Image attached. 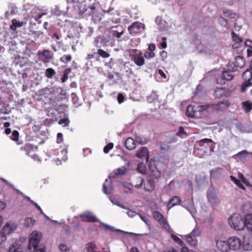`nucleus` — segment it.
<instances>
[{
	"instance_id": "7c9ffc66",
	"label": "nucleus",
	"mask_w": 252,
	"mask_h": 252,
	"mask_svg": "<svg viewBox=\"0 0 252 252\" xmlns=\"http://www.w3.org/2000/svg\"><path fill=\"white\" fill-rule=\"evenodd\" d=\"M126 173V169L125 166H121L113 171L114 175L115 176L124 175Z\"/></svg>"
},
{
	"instance_id": "a19ab883",
	"label": "nucleus",
	"mask_w": 252,
	"mask_h": 252,
	"mask_svg": "<svg viewBox=\"0 0 252 252\" xmlns=\"http://www.w3.org/2000/svg\"><path fill=\"white\" fill-rule=\"evenodd\" d=\"M35 220L32 218H27L25 220L24 225L27 227H30L32 226Z\"/></svg>"
},
{
	"instance_id": "f3484780",
	"label": "nucleus",
	"mask_w": 252,
	"mask_h": 252,
	"mask_svg": "<svg viewBox=\"0 0 252 252\" xmlns=\"http://www.w3.org/2000/svg\"><path fill=\"white\" fill-rule=\"evenodd\" d=\"M132 61L139 66H142L145 63V60L141 52H140L138 55L134 56Z\"/></svg>"
},
{
	"instance_id": "2f4dec72",
	"label": "nucleus",
	"mask_w": 252,
	"mask_h": 252,
	"mask_svg": "<svg viewBox=\"0 0 252 252\" xmlns=\"http://www.w3.org/2000/svg\"><path fill=\"white\" fill-rule=\"evenodd\" d=\"M242 181L246 186L251 188L252 190V175H248L246 177H243Z\"/></svg>"
},
{
	"instance_id": "6e6d98bb",
	"label": "nucleus",
	"mask_w": 252,
	"mask_h": 252,
	"mask_svg": "<svg viewBox=\"0 0 252 252\" xmlns=\"http://www.w3.org/2000/svg\"><path fill=\"white\" fill-rule=\"evenodd\" d=\"M186 209L190 213L192 217L195 219L194 214L196 213V210L194 207L192 205H191L189 207H187Z\"/></svg>"
},
{
	"instance_id": "412c9836",
	"label": "nucleus",
	"mask_w": 252,
	"mask_h": 252,
	"mask_svg": "<svg viewBox=\"0 0 252 252\" xmlns=\"http://www.w3.org/2000/svg\"><path fill=\"white\" fill-rule=\"evenodd\" d=\"M9 10L5 13V18L8 19L10 15H14L17 12V8L15 4L11 3L9 5Z\"/></svg>"
},
{
	"instance_id": "ea45409f",
	"label": "nucleus",
	"mask_w": 252,
	"mask_h": 252,
	"mask_svg": "<svg viewBox=\"0 0 252 252\" xmlns=\"http://www.w3.org/2000/svg\"><path fill=\"white\" fill-rule=\"evenodd\" d=\"M201 234V230L200 227L198 225H196L192 231L189 233L192 236L196 238L197 237L200 236Z\"/></svg>"
},
{
	"instance_id": "052dcab7",
	"label": "nucleus",
	"mask_w": 252,
	"mask_h": 252,
	"mask_svg": "<svg viewBox=\"0 0 252 252\" xmlns=\"http://www.w3.org/2000/svg\"><path fill=\"white\" fill-rule=\"evenodd\" d=\"M219 23L222 27H223L226 29H228L227 22L226 19H224V18L220 17L219 19Z\"/></svg>"
},
{
	"instance_id": "a878e982",
	"label": "nucleus",
	"mask_w": 252,
	"mask_h": 252,
	"mask_svg": "<svg viewBox=\"0 0 252 252\" xmlns=\"http://www.w3.org/2000/svg\"><path fill=\"white\" fill-rule=\"evenodd\" d=\"M135 142L133 139L131 138H127L126 140L125 146L127 150H133L135 148Z\"/></svg>"
},
{
	"instance_id": "9b49d317",
	"label": "nucleus",
	"mask_w": 252,
	"mask_h": 252,
	"mask_svg": "<svg viewBox=\"0 0 252 252\" xmlns=\"http://www.w3.org/2000/svg\"><path fill=\"white\" fill-rule=\"evenodd\" d=\"M236 127L241 132L252 133V125L250 124H243L237 123L236 124Z\"/></svg>"
},
{
	"instance_id": "20e7f679",
	"label": "nucleus",
	"mask_w": 252,
	"mask_h": 252,
	"mask_svg": "<svg viewBox=\"0 0 252 252\" xmlns=\"http://www.w3.org/2000/svg\"><path fill=\"white\" fill-rule=\"evenodd\" d=\"M42 234L41 232L37 231H33L30 235L28 248L29 250H32V248L35 250L42 238Z\"/></svg>"
},
{
	"instance_id": "a211bd4d",
	"label": "nucleus",
	"mask_w": 252,
	"mask_h": 252,
	"mask_svg": "<svg viewBox=\"0 0 252 252\" xmlns=\"http://www.w3.org/2000/svg\"><path fill=\"white\" fill-rule=\"evenodd\" d=\"M234 76L229 71H228L227 70L223 71L222 72V80H220V81H219V79H217V83L218 84H221L224 83V80L226 81H230L233 78Z\"/></svg>"
},
{
	"instance_id": "b1692460",
	"label": "nucleus",
	"mask_w": 252,
	"mask_h": 252,
	"mask_svg": "<svg viewBox=\"0 0 252 252\" xmlns=\"http://www.w3.org/2000/svg\"><path fill=\"white\" fill-rule=\"evenodd\" d=\"M187 242L191 246L195 247L197 244V240L196 238L189 234L185 236Z\"/></svg>"
},
{
	"instance_id": "09e8293b",
	"label": "nucleus",
	"mask_w": 252,
	"mask_h": 252,
	"mask_svg": "<svg viewBox=\"0 0 252 252\" xmlns=\"http://www.w3.org/2000/svg\"><path fill=\"white\" fill-rule=\"evenodd\" d=\"M158 98V94L155 92H152L151 95L147 97V99L149 102L151 103L153 101L157 100Z\"/></svg>"
},
{
	"instance_id": "37998d69",
	"label": "nucleus",
	"mask_w": 252,
	"mask_h": 252,
	"mask_svg": "<svg viewBox=\"0 0 252 252\" xmlns=\"http://www.w3.org/2000/svg\"><path fill=\"white\" fill-rule=\"evenodd\" d=\"M57 121L55 120V119H51L50 118L45 119L43 120L42 123L43 125L47 126H49L54 124Z\"/></svg>"
},
{
	"instance_id": "f704fd0d",
	"label": "nucleus",
	"mask_w": 252,
	"mask_h": 252,
	"mask_svg": "<svg viewBox=\"0 0 252 252\" xmlns=\"http://www.w3.org/2000/svg\"><path fill=\"white\" fill-rule=\"evenodd\" d=\"M207 198L209 202H213L215 199V194L213 189H209L207 191Z\"/></svg>"
},
{
	"instance_id": "393cba45",
	"label": "nucleus",
	"mask_w": 252,
	"mask_h": 252,
	"mask_svg": "<svg viewBox=\"0 0 252 252\" xmlns=\"http://www.w3.org/2000/svg\"><path fill=\"white\" fill-rule=\"evenodd\" d=\"M53 92V90L52 88L45 87L39 90L37 92L36 94L38 95H48L51 94Z\"/></svg>"
},
{
	"instance_id": "a18cd8bd",
	"label": "nucleus",
	"mask_w": 252,
	"mask_h": 252,
	"mask_svg": "<svg viewBox=\"0 0 252 252\" xmlns=\"http://www.w3.org/2000/svg\"><path fill=\"white\" fill-rule=\"evenodd\" d=\"M230 178L231 179V180L235 183L237 186H238L240 188L242 189H245V188L243 185H242L240 181L237 179L235 177H234L233 176H230Z\"/></svg>"
},
{
	"instance_id": "473e14b6",
	"label": "nucleus",
	"mask_w": 252,
	"mask_h": 252,
	"mask_svg": "<svg viewBox=\"0 0 252 252\" xmlns=\"http://www.w3.org/2000/svg\"><path fill=\"white\" fill-rule=\"evenodd\" d=\"M23 26V22L17 21L16 19L12 20V24L10 26L11 30L15 31L17 28L21 27Z\"/></svg>"
},
{
	"instance_id": "e433bc0d",
	"label": "nucleus",
	"mask_w": 252,
	"mask_h": 252,
	"mask_svg": "<svg viewBox=\"0 0 252 252\" xmlns=\"http://www.w3.org/2000/svg\"><path fill=\"white\" fill-rule=\"evenodd\" d=\"M96 55L104 59L108 58L110 56V55L108 52L100 49V48L97 49V51L96 52Z\"/></svg>"
},
{
	"instance_id": "bb28decb",
	"label": "nucleus",
	"mask_w": 252,
	"mask_h": 252,
	"mask_svg": "<svg viewBox=\"0 0 252 252\" xmlns=\"http://www.w3.org/2000/svg\"><path fill=\"white\" fill-rule=\"evenodd\" d=\"M181 202V199L178 196H174L170 200L167 207L168 209H170L172 207L178 205Z\"/></svg>"
},
{
	"instance_id": "4468645a",
	"label": "nucleus",
	"mask_w": 252,
	"mask_h": 252,
	"mask_svg": "<svg viewBox=\"0 0 252 252\" xmlns=\"http://www.w3.org/2000/svg\"><path fill=\"white\" fill-rule=\"evenodd\" d=\"M227 101H221L217 104H212V109L215 111H223L228 107Z\"/></svg>"
},
{
	"instance_id": "f03ea898",
	"label": "nucleus",
	"mask_w": 252,
	"mask_h": 252,
	"mask_svg": "<svg viewBox=\"0 0 252 252\" xmlns=\"http://www.w3.org/2000/svg\"><path fill=\"white\" fill-rule=\"evenodd\" d=\"M79 216L81 219V220L83 221L91 222H99L105 227L106 230L111 231L114 229L113 227L100 221L91 212H85L83 214H80Z\"/></svg>"
},
{
	"instance_id": "39448f33",
	"label": "nucleus",
	"mask_w": 252,
	"mask_h": 252,
	"mask_svg": "<svg viewBox=\"0 0 252 252\" xmlns=\"http://www.w3.org/2000/svg\"><path fill=\"white\" fill-rule=\"evenodd\" d=\"M110 37L108 35H100L96 36L94 41V45L96 48H100L101 45L102 47H106L110 42Z\"/></svg>"
},
{
	"instance_id": "0e129e2a",
	"label": "nucleus",
	"mask_w": 252,
	"mask_h": 252,
	"mask_svg": "<svg viewBox=\"0 0 252 252\" xmlns=\"http://www.w3.org/2000/svg\"><path fill=\"white\" fill-rule=\"evenodd\" d=\"M149 168L151 171L157 168L155 165V160L151 159L149 162Z\"/></svg>"
},
{
	"instance_id": "5701e85b",
	"label": "nucleus",
	"mask_w": 252,
	"mask_h": 252,
	"mask_svg": "<svg viewBox=\"0 0 252 252\" xmlns=\"http://www.w3.org/2000/svg\"><path fill=\"white\" fill-rule=\"evenodd\" d=\"M84 252H100L96 246V245L93 243H89L87 244L84 249Z\"/></svg>"
},
{
	"instance_id": "4be33fe9",
	"label": "nucleus",
	"mask_w": 252,
	"mask_h": 252,
	"mask_svg": "<svg viewBox=\"0 0 252 252\" xmlns=\"http://www.w3.org/2000/svg\"><path fill=\"white\" fill-rule=\"evenodd\" d=\"M32 146L30 145H26L24 147H21V150H24L26 152V155H29V156H31L32 158L34 159H39V158L37 155H35V154H30V153L32 152L30 150L32 149Z\"/></svg>"
},
{
	"instance_id": "423d86ee",
	"label": "nucleus",
	"mask_w": 252,
	"mask_h": 252,
	"mask_svg": "<svg viewBox=\"0 0 252 252\" xmlns=\"http://www.w3.org/2000/svg\"><path fill=\"white\" fill-rule=\"evenodd\" d=\"M230 250L235 251H241L242 241L236 236L231 237L228 239Z\"/></svg>"
},
{
	"instance_id": "4c0bfd02",
	"label": "nucleus",
	"mask_w": 252,
	"mask_h": 252,
	"mask_svg": "<svg viewBox=\"0 0 252 252\" xmlns=\"http://www.w3.org/2000/svg\"><path fill=\"white\" fill-rule=\"evenodd\" d=\"M242 78L245 81L251 82L252 79V73L250 70H247L243 73Z\"/></svg>"
},
{
	"instance_id": "9d476101",
	"label": "nucleus",
	"mask_w": 252,
	"mask_h": 252,
	"mask_svg": "<svg viewBox=\"0 0 252 252\" xmlns=\"http://www.w3.org/2000/svg\"><path fill=\"white\" fill-rule=\"evenodd\" d=\"M136 156L138 158L145 159L146 162H148L149 157V150L146 147H141L137 151Z\"/></svg>"
},
{
	"instance_id": "f257e3e1",
	"label": "nucleus",
	"mask_w": 252,
	"mask_h": 252,
	"mask_svg": "<svg viewBox=\"0 0 252 252\" xmlns=\"http://www.w3.org/2000/svg\"><path fill=\"white\" fill-rule=\"evenodd\" d=\"M230 227L237 231H241L245 227V219L238 213L232 214L228 220Z\"/></svg>"
},
{
	"instance_id": "6e6552de",
	"label": "nucleus",
	"mask_w": 252,
	"mask_h": 252,
	"mask_svg": "<svg viewBox=\"0 0 252 252\" xmlns=\"http://www.w3.org/2000/svg\"><path fill=\"white\" fill-rule=\"evenodd\" d=\"M145 25L143 24L136 22L128 28V30L131 35H135L143 31Z\"/></svg>"
},
{
	"instance_id": "cd10ccee",
	"label": "nucleus",
	"mask_w": 252,
	"mask_h": 252,
	"mask_svg": "<svg viewBox=\"0 0 252 252\" xmlns=\"http://www.w3.org/2000/svg\"><path fill=\"white\" fill-rule=\"evenodd\" d=\"M153 216L154 218L157 220L160 224L163 223L165 220L163 215L158 211H154L153 212Z\"/></svg>"
},
{
	"instance_id": "49530a36",
	"label": "nucleus",
	"mask_w": 252,
	"mask_h": 252,
	"mask_svg": "<svg viewBox=\"0 0 252 252\" xmlns=\"http://www.w3.org/2000/svg\"><path fill=\"white\" fill-rule=\"evenodd\" d=\"M194 110L193 107L192 106H188L186 110V115L189 117H192L194 116Z\"/></svg>"
},
{
	"instance_id": "dca6fc26",
	"label": "nucleus",
	"mask_w": 252,
	"mask_h": 252,
	"mask_svg": "<svg viewBox=\"0 0 252 252\" xmlns=\"http://www.w3.org/2000/svg\"><path fill=\"white\" fill-rule=\"evenodd\" d=\"M242 211L247 214H252V203L250 201H245L241 206Z\"/></svg>"
},
{
	"instance_id": "680f3d73",
	"label": "nucleus",
	"mask_w": 252,
	"mask_h": 252,
	"mask_svg": "<svg viewBox=\"0 0 252 252\" xmlns=\"http://www.w3.org/2000/svg\"><path fill=\"white\" fill-rule=\"evenodd\" d=\"M233 40L236 43H240L242 41V39L239 37L233 31L231 32Z\"/></svg>"
},
{
	"instance_id": "13d9d810",
	"label": "nucleus",
	"mask_w": 252,
	"mask_h": 252,
	"mask_svg": "<svg viewBox=\"0 0 252 252\" xmlns=\"http://www.w3.org/2000/svg\"><path fill=\"white\" fill-rule=\"evenodd\" d=\"M151 172L152 176L155 179H158L160 177L161 173L157 168Z\"/></svg>"
},
{
	"instance_id": "c03bdc74",
	"label": "nucleus",
	"mask_w": 252,
	"mask_h": 252,
	"mask_svg": "<svg viewBox=\"0 0 252 252\" xmlns=\"http://www.w3.org/2000/svg\"><path fill=\"white\" fill-rule=\"evenodd\" d=\"M137 171L142 174H146V168L144 165H143L142 163H139L137 165V167L136 168Z\"/></svg>"
},
{
	"instance_id": "7ed1b4c3",
	"label": "nucleus",
	"mask_w": 252,
	"mask_h": 252,
	"mask_svg": "<svg viewBox=\"0 0 252 252\" xmlns=\"http://www.w3.org/2000/svg\"><path fill=\"white\" fill-rule=\"evenodd\" d=\"M17 225L13 222H7L0 232V243H2L6 239V235L11 234L16 229Z\"/></svg>"
},
{
	"instance_id": "603ef678",
	"label": "nucleus",
	"mask_w": 252,
	"mask_h": 252,
	"mask_svg": "<svg viewBox=\"0 0 252 252\" xmlns=\"http://www.w3.org/2000/svg\"><path fill=\"white\" fill-rule=\"evenodd\" d=\"M136 182L137 184L135 185V187L136 189H140L143 185V179L142 177H138L136 179Z\"/></svg>"
},
{
	"instance_id": "774afa93",
	"label": "nucleus",
	"mask_w": 252,
	"mask_h": 252,
	"mask_svg": "<svg viewBox=\"0 0 252 252\" xmlns=\"http://www.w3.org/2000/svg\"><path fill=\"white\" fill-rule=\"evenodd\" d=\"M59 249L63 252H67L69 251L67 246L65 244H61L59 245Z\"/></svg>"
},
{
	"instance_id": "c85d7f7f",
	"label": "nucleus",
	"mask_w": 252,
	"mask_h": 252,
	"mask_svg": "<svg viewBox=\"0 0 252 252\" xmlns=\"http://www.w3.org/2000/svg\"><path fill=\"white\" fill-rule=\"evenodd\" d=\"M154 189V182L153 180H149L144 185V189L145 191L151 192Z\"/></svg>"
},
{
	"instance_id": "c756f323",
	"label": "nucleus",
	"mask_w": 252,
	"mask_h": 252,
	"mask_svg": "<svg viewBox=\"0 0 252 252\" xmlns=\"http://www.w3.org/2000/svg\"><path fill=\"white\" fill-rule=\"evenodd\" d=\"M243 109L246 113H248L252 110V102L249 100L243 101L241 103Z\"/></svg>"
},
{
	"instance_id": "0eeeda50",
	"label": "nucleus",
	"mask_w": 252,
	"mask_h": 252,
	"mask_svg": "<svg viewBox=\"0 0 252 252\" xmlns=\"http://www.w3.org/2000/svg\"><path fill=\"white\" fill-rule=\"evenodd\" d=\"M37 55L40 60L44 63H49L53 58V52L46 49L38 51Z\"/></svg>"
},
{
	"instance_id": "8fccbe9b",
	"label": "nucleus",
	"mask_w": 252,
	"mask_h": 252,
	"mask_svg": "<svg viewBox=\"0 0 252 252\" xmlns=\"http://www.w3.org/2000/svg\"><path fill=\"white\" fill-rule=\"evenodd\" d=\"M209 108L212 109V104L198 106L197 107V110L199 112H203Z\"/></svg>"
},
{
	"instance_id": "72a5a7b5",
	"label": "nucleus",
	"mask_w": 252,
	"mask_h": 252,
	"mask_svg": "<svg viewBox=\"0 0 252 252\" xmlns=\"http://www.w3.org/2000/svg\"><path fill=\"white\" fill-rule=\"evenodd\" d=\"M225 93V89L224 88H217L214 92V95L216 97H221L223 95H224Z\"/></svg>"
},
{
	"instance_id": "5fc2aeb1",
	"label": "nucleus",
	"mask_w": 252,
	"mask_h": 252,
	"mask_svg": "<svg viewBox=\"0 0 252 252\" xmlns=\"http://www.w3.org/2000/svg\"><path fill=\"white\" fill-rule=\"evenodd\" d=\"M135 141L137 143L141 145H144L147 143V140L146 138H142L139 136L136 137Z\"/></svg>"
},
{
	"instance_id": "de8ad7c7",
	"label": "nucleus",
	"mask_w": 252,
	"mask_h": 252,
	"mask_svg": "<svg viewBox=\"0 0 252 252\" xmlns=\"http://www.w3.org/2000/svg\"><path fill=\"white\" fill-rule=\"evenodd\" d=\"M72 57L70 55H65L60 58V61L63 63H67L71 60Z\"/></svg>"
},
{
	"instance_id": "e2e57ef3",
	"label": "nucleus",
	"mask_w": 252,
	"mask_h": 252,
	"mask_svg": "<svg viewBox=\"0 0 252 252\" xmlns=\"http://www.w3.org/2000/svg\"><path fill=\"white\" fill-rule=\"evenodd\" d=\"M113 147V144L112 143H109L106 145L103 148V152L104 153H108L111 149Z\"/></svg>"
},
{
	"instance_id": "3c124183",
	"label": "nucleus",
	"mask_w": 252,
	"mask_h": 252,
	"mask_svg": "<svg viewBox=\"0 0 252 252\" xmlns=\"http://www.w3.org/2000/svg\"><path fill=\"white\" fill-rule=\"evenodd\" d=\"M70 121L68 118H63L61 119L59 122V124L63 126H67L69 125Z\"/></svg>"
},
{
	"instance_id": "4d7b16f0",
	"label": "nucleus",
	"mask_w": 252,
	"mask_h": 252,
	"mask_svg": "<svg viewBox=\"0 0 252 252\" xmlns=\"http://www.w3.org/2000/svg\"><path fill=\"white\" fill-rule=\"evenodd\" d=\"M10 138L13 141H17L19 138V132L17 130L13 131Z\"/></svg>"
},
{
	"instance_id": "864d4df0",
	"label": "nucleus",
	"mask_w": 252,
	"mask_h": 252,
	"mask_svg": "<svg viewBox=\"0 0 252 252\" xmlns=\"http://www.w3.org/2000/svg\"><path fill=\"white\" fill-rule=\"evenodd\" d=\"M252 85L251 82L245 81L242 83L241 87L242 92H244L246 91L247 88Z\"/></svg>"
},
{
	"instance_id": "f8f14e48",
	"label": "nucleus",
	"mask_w": 252,
	"mask_h": 252,
	"mask_svg": "<svg viewBox=\"0 0 252 252\" xmlns=\"http://www.w3.org/2000/svg\"><path fill=\"white\" fill-rule=\"evenodd\" d=\"M103 192L105 194L110 193L114 190V187L112 184L110 177L106 179L103 185Z\"/></svg>"
},
{
	"instance_id": "c9c22d12",
	"label": "nucleus",
	"mask_w": 252,
	"mask_h": 252,
	"mask_svg": "<svg viewBox=\"0 0 252 252\" xmlns=\"http://www.w3.org/2000/svg\"><path fill=\"white\" fill-rule=\"evenodd\" d=\"M38 10V9L35 8L32 11V14L31 17L32 18L34 19V20L36 21H37L44 14L43 13H39L37 14H34V13H36Z\"/></svg>"
},
{
	"instance_id": "ddd939ff",
	"label": "nucleus",
	"mask_w": 252,
	"mask_h": 252,
	"mask_svg": "<svg viewBox=\"0 0 252 252\" xmlns=\"http://www.w3.org/2000/svg\"><path fill=\"white\" fill-rule=\"evenodd\" d=\"M216 245L218 249L222 252H228L230 250V247L228 244V240L227 241L222 240L217 241Z\"/></svg>"
},
{
	"instance_id": "aec40b11",
	"label": "nucleus",
	"mask_w": 252,
	"mask_h": 252,
	"mask_svg": "<svg viewBox=\"0 0 252 252\" xmlns=\"http://www.w3.org/2000/svg\"><path fill=\"white\" fill-rule=\"evenodd\" d=\"M45 113L46 116L51 119H55V120H58L56 110L52 108H45Z\"/></svg>"
},
{
	"instance_id": "58836bf2",
	"label": "nucleus",
	"mask_w": 252,
	"mask_h": 252,
	"mask_svg": "<svg viewBox=\"0 0 252 252\" xmlns=\"http://www.w3.org/2000/svg\"><path fill=\"white\" fill-rule=\"evenodd\" d=\"M56 74V71L52 68H48L45 71V76L48 78H52Z\"/></svg>"
},
{
	"instance_id": "1a4fd4ad",
	"label": "nucleus",
	"mask_w": 252,
	"mask_h": 252,
	"mask_svg": "<svg viewBox=\"0 0 252 252\" xmlns=\"http://www.w3.org/2000/svg\"><path fill=\"white\" fill-rule=\"evenodd\" d=\"M252 250V236H245L242 241L241 251H251Z\"/></svg>"
},
{
	"instance_id": "6ab92c4d",
	"label": "nucleus",
	"mask_w": 252,
	"mask_h": 252,
	"mask_svg": "<svg viewBox=\"0 0 252 252\" xmlns=\"http://www.w3.org/2000/svg\"><path fill=\"white\" fill-rule=\"evenodd\" d=\"M245 225L247 230L252 234V214H247L245 217Z\"/></svg>"
},
{
	"instance_id": "69168bd1",
	"label": "nucleus",
	"mask_w": 252,
	"mask_h": 252,
	"mask_svg": "<svg viewBox=\"0 0 252 252\" xmlns=\"http://www.w3.org/2000/svg\"><path fill=\"white\" fill-rule=\"evenodd\" d=\"M67 107L65 104L60 105L56 109V111H58L59 113L64 112L67 109Z\"/></svg>"
},
{
	"instance_id": "338daca9",
	"label": "nucleus",
	"mask_w": 252,
	"mask_h": 252,
	"mask_svg": "<svg viewBox=\"0 0 252 252\" xmlns=\"http://www.w3.org/2000/svg\"><path fill=\"white\" fill-rule=\"evenodd\" d=\"M61 153H62V155H63V157L62 158V160L64 162L66 161L67 160V151L66 147H65L64 149L61 150Z\"/></svg>"
},
{
	"instance_id": "79ce46f5",
	"label": "nucleus",
	"mask_w": 252,
	"mask_h": 252,
	"mask_svg": "<svg viewBox=\"0 0 252 252\" xmlns=\"http://www.w3.org/2000/svg\"><path fill=\"white\" fill-rule=\"evenodd\" d=\"M124 32V30H122L121 31H118L116 30H112L110 31L109 33L112 36H113L117 38H119L121 37V35L123 34Z\"/></svg>"
},
{
	"instance_id": "2eb2a0df",
	"label": "nucleus",
	"mask_w": 252,
	"mask_h": 252,
	"mask_svg": "<svg viewBox=\"0 0 252 252\" xmlns=\"http://www.w3.org/2000/svg\"><path fill=\"white\" fill-rule=\"evenodd\" d=\"M245 64V60L243 57L237 56L235 58L234 66L232 68L231 71L235 72L237 70V68H242Z\"/></svg>"
},
{
	"instance_id": "bf43d9fd",
	"label": "nucleus",
	"mask_w": 252,
	"mask_h": 252,
	"mask_svg": "<svg viewBox=\"0 0 252 252\" xmlns=\"http://www.w3.org/2000/svg\"><path fill=\"white\" fill-rule=\"evenodd\" d=\"M171 238L174 240V241L178 243V244H179L180 246H183L184 243L183 242V241L181 240V239H180L179 238H178L177 236H176V235H175L173 233H171Z\"/></svg>"
}]
</instances>
